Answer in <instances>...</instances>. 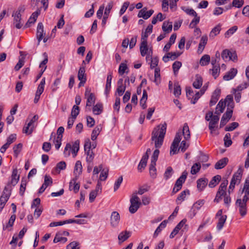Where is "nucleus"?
I'll list each match as a JSON object with an SVG mask.
<instances>
[{
  "label": "nucleus",
  "mask_w": 249,
  "mask_h": 249,
  "mask_svg": "<svg viewBox=\"0 0 249 249\" xmlns=\"http://www.w3.org/2000/svg\"><path fill=\"white\" fill-rule=\"evenodd\" d=\"M17 168L14 169L10 179L5 186L3 194L0 197V208H4L6 203L8 200L11 195V191L13 187L16 185L19 179V175L18 174Z\"/></svg>",
  "instance_id": "nucleus-1"
},
{
  "label": "nucleus",
  "mask_w": 249,
  "mask_h": 249,
  "mask_svg": "<svg viewBox=\"0 0 249 249\" xmlns=\"http://www.w3.org/2000/svg\"><path fill=\"white\" fill-rule=\"evenodd\" d=\"M167 124L166 123L155 127L152 132L151 140L154 142L156 148H160L162 145L166 133Z\"/></svg>",
  "instance_id": "nucleus-2"
},
{
  "label": "nucleus",
  "mask_w": 249,
  "mask_h": 249,
  "mask_svg": "<svg viewBox=\"0 0 249 249\" xmlns=\"http://www.w3.org/2000/svg\"><path fill=\"white\" fill-rule=\"evenodd\" d=\"M137 194V192L134 193L130 199L131 204L129 208V211L131 213H135L141 205L140 199Z\"/></svg>",
  "instance_id": "nucleus-3"
},
{
  "label": "nucleus",
  "mask_w": 249,
  "mask_h": 249,
  "mask_svg": "<svg viewBox=\"0 0 249 249\" xmlns=\"http://www.w3.org/2000/svg\"><path fill=\"white\" fill-rule=\"evenodd\" d=\"M141 54L142 56H146V59L149 57H151L152 55V50L151 49H149L148 47L147 41H142L141 46L140 47Z\"/></svg>",
  "instance_id": "nucleus-4"
},
{
  "label": "nucleus",
  "mask_w": 249,
  "mask_h": 249,
  "mask_svg": "<svg viewBox=\"0 0 249 249\" xmlns=\"http://www.w3.org/2000/svg\"><path fill=\"white\" fill-rule=\"evenodd\" d=\"M85 97L87 98L86 107H91L95 101V97L93 93L90 92V89L87 88L85 92Z\"/></svg>",
  "instance_id": "nucleus-5"
},
{
  "label": "nucleus",
  "mask_w": 249,
  "mask_h": 249,
  "mask_svg": "<svg viewBox=\"0 0 249 249\" xmlns=\"http://www.w3.org/2000/svg\"><path fill=\"white\" fill-rule=\"evenodd\" d=\"M236 205L239 208V211L241 216L244 217L247 214V204L241 202V199L238 198L235 202Z\"/></svg>",
  "instance_id": "nucleus-6"
},
{
  "label": "nucleus",
  "mask_w": 249,
  "mask_h": 249,
  "mask_svg": "<svg viewBox=\"0 0 249 249\" xmlns=\"http://www.w3.org/2000/svg\"><path fill=\"white\" fill-rule=\"evenodd\" d=\"M232 110L229 109L223 115L220 124V127H223L229 121L232 116Z\"/></svg>",
  "instance_id": "nucleus-7"
},
{
  "label": "nucleus",
  "mask_w": 249,
  "mask_h": 249,
  "mask_svg": "<svg viewBox=\"0 0 249 249\" xmlns=\"http://www.w3.org/2000/svg\"><path fill=\"white\" fill-rule=\"evenodd\" d=\"M45 33L44 32V27L42 23L39 22L38 24L36 30V38L38 40L37 45H38L41 40L43 39Z\"/></svg>",
  "instance_id": "nucleus-8"
},
{
  "label": "nucleus",
  "mask_w": 249,
  "mask_h": 249,
  "mask_svg": "<svg viewBox=\"0 0 249 249\" xmlns=\"http://www.w3.org/2000/svg\"><path fill=\"white\" fill-rule=\"evenodd\" d=\"M147 10V8L144 7L142 9H141L138 14V17L139 18H142L144 19H147L149 18H150L152 15L154 13V10L151 9L148 11Z\"/></svg>",
  "instance_id": "nucleus-9"
},
{
  "label": "nucleus",
  "mask_w": 249,
  "mask_h": 249,
  "mask_svg": "<svg viewBox=\"0 0 249 249\" xmlns=\"http://www.w3.org/2000/svg\"><path fill=\"white\" fill-rule=\"evenodd\" d=\"M120 219L119 213L116 211L113 212L110 217V224L112 227L118 225Z\"/></svg>",
  "instance_id": "nucleus-10"
},
{
  "label": "nucleus",
  "mask_w": 249,
  "mask_h": 249,
  "mask_svg": "<svg viewBox=\"0 0 249 249\" xmlns=\"http://www.w3.org/2000/svg\"><path fill=\"white\" fill-rule=\"evenodd\" d=\"M112 8V4L111 3H109L107 6L106 7L105 12H104V15L102 19V25L103 26H104L107 22V19L108 18L109 13L110 12V11Z\"/></svg>",
  "instance_id": "nucleus-11"
},
{
  "label": "nucleus",
  "mask_w": 249,
  "mask_h": 249,
  "mask_svg": "<svg viewBox=\"0 0 249 249\" xmlns=\"http://www.w3.org/2000/svg\"><path fill=\"white\" fill-rule=\"evenodd\" d=\"M220 94V89H216L213 92L211 99L210 101V106H213L214 105L219 98Z\"/></svg>",
  "instance_id": "nucleus-12"
},
{
  "label": "nucleus",
  "mask_w": 249,
  "mask_h": 249,
  "mask_svg": "<svg viewBox=\"0 0 249 249\" xmlns=\"http://www.w3.org/2000/svg\"><path fill=\"white\" fill-rule=\"evenodd\" d=\"M78 178H74L71 180L70 182V189L71 190H73V191L75 193L78 192L80 188V184L76 182Z\"/></svg>",
  "instance_id": "nucleus-13"
},
{
  "label": "nucleus",
  "mask_w": 249,
  "mask_h": 249,
  "mask_svg": "<svg viewBox=\"0 0 249 249\" xmlns=\"http://www.w3.org/2000/svg\"><path fill=\"white\" fill-rule=\"evenodd\" d=\"M112 78V73L111 72H109L107 76V82L105 90V93L107 96L109 93L110 89H111V80Z\"/></svg>",
  "instance_id": "nucleus-14"
},
{
  "label": "nucleus",
  "mask_w": 249,
  "mask_h": 249,
  "mask_svg": "<svg viewBox=\"0 0 249 249\" xmlns=\"http://www.w3.org/2000/svg\"><path fill=\"white\" fill-rule=\"evenodd\" d=\"M82 166L81 162L79 160H78L76 162L74 169L73 171V174L74 175V178L79 177V175L82 173Z\"/></svg>",
  "instance_id": "nucleus-15"
},
{
  "label": "nucleus",
  "mask_w": 249,
  "mask_h": 249,
  "mask_svg": "<svg viewBox=\"0 0 249 249\" xmlns=\"http://www.w3.org/2000/svg\"><path fill=\"white\" fill-rule=\"evenodd\" d=\"M39 10L34 12L31 16L27 23H26L25 27H29L30 26L31 24H34L37 18L39 15Z\"/></svg>",
  "instance_id": "nucleus-16"
},
{
  "label": "nucleus",
  "mask_w": 249,
  "mask_h": 249,
  "mask_svg": "<svg viewBox=\"0 0 249 249\" xmlns=\"http://www.w3.org/2000/svg\"><path fill=\"white\" fill-rule=\"evenodd\" d=\"M203 83L202 77L198 74H197L195 76V81L193 83V86L196 89H200Z\"/></svg>",
  "instance_id": "nucleus-17"
},
{
  "label": "nucleus",
  "mask_w": 249,
  "mask_h": 249,
  "mask_svg": "<svg viewBox=\"0 0 249 249\" xmlns=\"http://www.w3.org/2000/svg\"><path fill=\"white\" fill-rule=\"evenodd\" d=\"M188 173L184 171L181 176L177 180L175 183V185L178 187L182 188V184L184 183L187 178Z\"/></svg>",
  "instance_id": "nucleus-18"
},
{
  "label": "nucleus",
  "mask_w": 249,
  "mask_h": 249,
  "mask_svg": "<svg viewBox=\"0 0 249 249\" xmlns=\"http://www.w3.org/2000/svg\"><path fill=\"white\" fill-rule=\"evenodd\" d=\"M237 72V71L236 69L232 68L223 76V79L226 81L231 80L234 77Z\"/></svg>",
  "instance_id": "nucleus-19"
},
{
  "label": "nucleus",
  "mask_w": 249,
  "mask_h": 249,
  "mask_svg": "<svg viewBox=\"0 0 249 249\" xmlns=\"http://www.w3.org/2000/svg\"><path fill=\"white\" fill-rule=\"evenodd\" d=\"M12 17H14V21L13 24L15 25V26L17 29H20L23 24L21 22V16L17 15L14 14V13L12 14Z\"/></svg>",
  "instance_id": "nucleus-20"
},
{
  "label": "nucleus",
  "mask_w": 249,
  "mask_h": 249,
  "mask_svg": "<svg viewBox=\"0 0 249 249\" xmlns=\"http://www.w3.org/2000/svg\"><path fill=\"white\" fill-rule=\"evenodd\" d=\"M229 160L228 158H223L219 160L215 164L216 169H220L224 168L228 163Z\"/></svg>",
  "instance_id": "nucleus-21"
},
{
  "label": "nucleus",
  "mask_w": 249,
  "mask_h": 249,
  "mask_svg": "<svg viewBox=\"0 0 249 249\" xmlns=\"http://www.w3.org/2000/svg\"><path fill=\"white\" fill-rule=\"evenodd\" d=\"M219 118L218 115L213 116V118L211 120L209 124V128L211 130V133H213V131L217 124Z\"/></svg>",
  "instance_id": "nucleus-22"
},
{
  "label": "nucleus",
  "mask_w": 249,
  "mask_h": 249,
  "mask_svg": "<svg viewBox=\"0 0 249 249\" xmlns=\"http://www.w3.org/2000/svg\"><path fill=\"white\" fill-rule=\"evenodd\" d=\"M176 37L177 35L176 34H173L171 36L169 41L164 47V51L167 52L169 50L171 45L175 43Z\"/></svg>",
  "instance_id": "nucleus-23"
},
{
  "label": "nucleus",
  "mask_w": 249,
  "mask_h": 249,
  "mask_svg": "<svg viewBox=\"0 0 249 249\" xmlns=\"http://www.w3.org/2000/svg\"><path fill=\"white\" fill-rule=\"evenodd\" d=\"M208 37L206 35L203 36L200 40V42L198 45V52L201 53L204 49L205 46L207 43Z\"/></svg>",
  "instance_id": "nucleus-24"
},
{
  "label": "nucleus",
  "mask_w": 249,
  "mask_h": 249,
  "mask_svg": "<svg viewBox=\"0 0 249 249\" xmlns=\"http://www.w3.org/2000/svg\"><path fill=\"white\" fill-rule=\"evenodd\" d=\"M102 129V126L101 125H98L94 128L91 135V139L92 141H94L96 140L97 136L99 135Z\"/></svg>",
  "instance_id": "nucleus-25"
},
{
  "label": "nucleus",
  "mask_w": 249,
  "mask_h": 249,
  "mask_svg": "<svg viewBox=\"0 0 249 249\" xmlns=\"http://www.w3.org/2000/svg\"><path fill=\"white\" fill-rule=\"evenodd\" d=\"M131 235V232L125 231L121 232L118 235V239L121 242H123L126 240Z\"/></svg>",
  "instance_id": "nucleus-26"
},
{
  "label": "nucleus",
  "mask_w": 249,
  "mask_h": 249,
  "mask_svg": "<svg viewBox=\"0 0 249 249\" xmlns=\"http://www.w3.org/2000/svg\"><path fill=\"white\" fill-rule=\"evenodd\" d=\"M167 223V221L165 220L163 221L160 225L156 229V231L154 232L153 234L154 237H156L159 235V234L161 232V231L165 228L166 226V224Z\"/></svg>",
  "instance_id": "nucleus-27"
},
{
  "label": "nucleus",
  "mask_w": 249,
  "mask_h": 249,
  "mask_svg": "<svg viewBox=\"0 0 249 249\" xmlns=\"http://www.w3.org/2000/svg\"><path fill=\"white\" fill-rule=\"evenodd\" d=\"M208 180L206 178H200L197 181V187L198 190L202 191L207 185Z\"/></svg>",
  "instance_id": "nucleus-28"
},
{
  "label": "nucleus",
  "mask_w": 249,
  "mask_h": 249,
  "mask_svg": "<svg viewBox=\"0 0 249 249\" xmlns=\"http://www.w3.org/2000/svg\"><path fill=\"white\" fill-rule=\"evenodd\" d=\"M172 22H169V21H164L163 23L162 26V30L165 33H169L172 31Z\"/></svg>",
  "instance_id": "nucleus-29"
},
{
  "label": "nucleus",
  "mask_w": 249,
  "mask_h": 249,
  "mask_svg": "<svg viewBox=\"0 0 249 249\" xmlns=\"http://www.w3.org/2000/svg\"><path fill=\"white\" fill-rule=\"evenodd\" d=\"M221 28V24L219 23L214 27L211 31L209 36L210 37L213 38L219 34Z\"/></svg>",
  "instance_id": "nucleus-30"
},
{
  "label": "nucleus",
  "mask_w": 249,
  "mask_h": 249,
  "mask_svg": "<svg viewBox=\"0 0 249 249\" xmlns=\"http://www.w3.org/2000/svg\"><path fill=\"white\" fill-rule=\"evenodd\" d=\"M79 140L75 141L71 146V151L73 156L74 157L77 155L79 150Z\"/></svg>",
  "instance_id": "nucleus-31"
},
{
  "label": "nucleus",
  "mask_w": 249,
  "mask_h": 249,
  "mask_svg": "<svg viewBox=\"0 0 249 249\" xmlns=\"http://www.w3.org/2000/svg\"><path fill=\"white\" fill-rule=\"evenodd\" d=\"M182 134L184 136V138L185 140L187 141L190 138V132L189 130V126L187 124L185 123L184 124L183 129H182Z\"/></svg>",
  "instance_id": "nucleus-32"
},
{
  "label": "nucleus",
  "mask_w": 249,
  "mask_h": 249,
  "mask_svg": "<svg viewBox=\"0 0 249 249\" xmlns=\"http://www.w3.org/2000/svg\"><path fill=\"white\" fill-rule=\"evenodd\" d=\"M226 106V103L220 100L216 107L215 114H219L222 113L224 110Z\"/></svg>",
  "instance_id": "nucleus-33"
},
{
  "label": "nucleus",
  "mask_w": 249,
  "mask_h": 249,
  "mask_svg": "<svg viewBox=\"0 0 249 249\" xmlns=\"http://www.w3.org/2000/svg\"><path fill=\"white\" fill-rule=\"evenodd\" d=\"M227 217V216L226 215H224L223 216H221V217H219L218 221L216 226V228L218 230H221L223 228L224 225L226 221Z\"/></svg>",
  "instance_id": "nucleus-34"
},
{
  "label": "nucleus",
  "mask_w": 249,
  "mask_h": 249,
  "mask_svg": "<svg viewBox=\"0 0 249 249\" xmlns=\"http://www.w3.org/2000/svg\"><path fill=\"white\" fill-rule=\"evenodd\" d=\"M92 111L95 115H99L103 112V105L101 103H97L93 106Z\"/></svg>",
  "instance_id": "nucleus-35"
},
{
  "label": "nucleus",
  "mask_w": 249,
  "mask_h": 249,
  "mask_svg": "<svg viewBox=\"0 0 249 249\" xmlns=\"http://www.w3.org/2000/svg\"><path fill=\"white\" fill-rule=\"evenodd\" d=\"M221 176L220 175H216L213 177L212 180L210 181L209 186L211 188L215 187L221 180Z\"/></svg>",
  "instance_id": "nucleus-36"
},
{
  "label": "nucleus",
  "mask_w": 249,
  "mask_h": 249,
  "mask_svg": "<svg viewBox=\"0 0 249 249\" xmlns=\"http://www.w3.org/2000/svg\"><path fill=\"white\" fill-rule=\"evenodd\" d=\"M210 71H212V75L214 79H216L220 73V68L219 64H217V66H213L212 69H210Z\"/></svg>",
  "instance_id": "nucleus-37"
},
{
  "label": "nucleus",
  "mask_w": 249,
  "mask_h": 249,
  "mask_svg": "<svg viewBox=\"0 0 249 249\" xmlns=\"http://www.w3.org/2000/svg\"><path fill=\"white\" fill-rule=\"evenodd\" d=\"M87 154L86 160L88 162H91L94 157V154L92 151V149H87V151H85Z\"/></svg>",
  "instance_id": "nucleus-38"
},
{
  "label": "nucleus",
  "mask_w": 249,
  "mask_h": 249,
  "mask_svg": "<svg viewBox=\"0 0 249 249\" xmlns=\"http://www.w3.org/2000/svg\"><path fill=\"white\" fill-rule=\"evenodd\" d=\"M189 194V191L188 190L182 191L178 196L177 198L176 202L177 204H179L183 201L185 198L186 194Z\"/></svg>",
  "instance_id": "nucleus-39"
},
{
  "label": "nucleus",
  "mask_w": 249,
  "mask_h": 249,
  "mask_svg": "<svg viewBox=\"0 0 249 249\" xmlns=\"http://www.w3.org/2000/svg\"><path fill=\"white\" fill-rule=\"evenodd\" d=\"M78 80H87L85 67L82 66L80 68L78 73Z\"/></svg>",
  "instance_id": "nucleus-40"
},
{
  "label": "nucleus",
  "mask_w": 249,
  "mask_h": 249,
  "mask_svg": "<svg viewBox=\"0 0 249 249\" xmlns=\"http://www.w3.org/2000/svg\"><path fill=\"white\" fill-rule=\"evenodd\" d=\"M210 61V56L208 54H205L202 56L200 60V64L201 66L208 65Z\"/></svg>",
  "instance_id": "nucleus-41"
},
{
  "label": "nucleus",
  "mask_w": 249,
  "mask_h": 249,
  "mask_svg": "<svg viewBox=\"0 0 249 249\" xmlns=\"http://www.w3.org/2000/svg\"><path fill=\"white\" fill-rule=\"evenodd\" d=\"M174 173L173 168L171 166H168L164 174V178L165 180H168L173 175Z\"/></svg>",
  "instance_id": "nucleus-42"
},
{
  "label": "nucleus",
  "mask_w": 249,
  "mask_h": 249,
  "mask_svg": "<svg viewBox=\"0 0 249 249\" xmlns=\"http://www.w3.org/2000/svg\"><path fill=\"white\" fill-rule=\"evenodd\" d=\"M181 66V62L178 61H176L173 64L172 68L173 70L174 73L175 75L178 74V70L180 68Z\"/></svg>",
  "instance_id": "nucleus-43"
},
{
  "label": "nucleus",
  "mask_w": 249,
  "mask_h": 249,
  "mask_svg": "<svg viewBox=\"0 0 249 249\" xmlns=\"http://www.w3.org/2000/svg\"><path fill=\"white\" fill-rule=\"evenodd\" d=\"M245 192V196H249V176L246 178L242 190Z\"/></svg>",
  "instance_id": "nucleus-44"
},
{
  "label": "nucleus",
  "mask_w": 249,
  "mask_h": 249,
  "mask_svg": "<svg viewBox=\"0 0 249 249\" xmlns=\"http://www.w3.org/2000/svg\"><path fill=\"white\" fill-rule=\"evenodd\" d=\"M156 165V163L151 162L149 166L150 175L153 178H155L156 177V168L155 167Z\"/></svg>",
  "instance_id": "nucleus-45"
},
{
  "label": "nucleus",
  "mask_w": 249,
  "mask_h": 249,
  "mask_svg": "<svg viewBox=\"0 0 249 249\" xmlns=\"http://www.w3.org/2000/svg\"><path fill=\"white\" fill-rule=\"evenodd\" d=\"M16 218V216L15 214L12 215L10 218L8 224L5 226H3V230H5L9 227H12L13 226Z\"/></svg>",
  "instance_id": "nucleus-46"
},
{
  "label": "nucleus",
  "mask_w": 249,
  "mask_h": 249,
  "mask_svg": "<svg viewBox=\"0 0 249 249\" xmlns=\"http://www.w3.org/2000/svg\"><path fill=\"white\" fill-rule=\"evenodd\" d=\"M231 52L227 49L223 51L221 53V57L225 61L230 60Z\"/></svg>",
  "instance_id": "nucleus-47"
},
{
  "label": "nucleus",
  "mask_w": 249,
  "mask_h": 249,
  "mask_svg": "<svg viewBox=\"0 0 249 249\" xmlns=\"http://www.w3.org/2000/svg\"><path fill=\"white\" fill-rule=\"evenodd\" d=\"M224 145L226 147H229L232 144V141L231 139V134L229 133H227L224 138Z\"/></svg>",
  "instance_id": "nucleus-48"
},
{
  "label": "nucleus",
  "mask_w": 249,
  "mask_h": 249,
  "mask_svg": "<svg viewBox=\"0 0 249 249\" xmlns=\"http://www.w3.org/2000/svg\"><path fill=\"white\" fill-rule=\"evenodd\" d=\"M201 168L200 163L199 162L196 163L194 164L191 168V173L192 175L196 174L200 170Z\"/></svg>",
  "instance_id": "nucleus-49"
},
{
  "label": "nucleus",
  "mask_w": 249,
  "mask_h": 249,
  "mask_svg": "<svg viewBox=\"0 0 249 249\" xmlns=\"http://www.w3.org/2000/svg\"><path fill=\"white\" fill-rule=\"evenodd\" d=\"M174 94L176 97H178L181 94V88L178 83L174 84Z\"/></svg>",
  "instance_id": "nucleus-50"
},
{
  "label": "nucleus",
  "mask_w": 249,
  "mask_h": 249,
  "mask_svg": "<svg viewBox=\"0 0 249 249\" xmlns=\"http://www.w3.org/2000/svg\"><path fill=\"white\" fill-rule=\"evenodd\" d=\"M26 184H27V182H26V180H24L22 179L21 181V183H20V188H19V195L21 196H23L24 195V193L26 190Z\"/></svg>",
  "instance_id": "nucleus-51"
},
{
  "label": "nucleus",
  "mask_w": 249,
  "mask_h": 249,
  "mask_svg": "<svg viewBox=\"0 0 249 249\" xmlns=\"http://www.w3.org/2000/svg\"><path fill=\"white\" fill-rule=\"evenodd\" d=\"M61 235H59V232L56 234V235L53 239V242L54 243H57L58 242H62L63 243H65L67 241V238L66 237H63L60 236Z\"/></svg>",
  "instance_id": "nucleus-52"
},
{
  "label": "nucleus",
  "mask_w": 249,
  "mask_h": 249,
  "mask_svg": "<svg viewBox=\"0 0 249 249\" xmlns=\"http://www.w3.org/2000/svg\"><path fill=\"white\" fill-rule=\"evenodd\" d=\"M237 26H233L230 28L225 33V37H229L230 36L233 35L237 30Z\"/></svg>",
  "instance_id": "nucleus-53"
},
{
  "label": "nucleus",
  "mask_w": 249,
  "mask_h": 249,
  "mask_svg": "<svg viewBox=\"0 0 249 249\" xmlns=\"http://www.w3.org/2000/svg\"><path fill=\"white\" fill-rule=\"evenodd\" d=\"M248 86H249V81L248 82H245L244 84L239 85L236 89H233V91H234L235 92L237 91L240 92L243 89L247 88Z\"/></svg>",
  "instance_id": "nucleus-54"
},
{
  "label": "nucleus",
  "mask_w": 249,
  "mask_h": 249,
  "mask_svg": "<svg viewBox=\"0 0 249 249\" xmlns=\"http://www.w3.org/2000/svg\"><path fill=\"white\" fill-rule=\"evenodd\" d=\"M96 146V142H93L92 143H91L89 140H88V141H86L84 144V149L85 151H87V149H94Z\"/></svg>",
  "instance_id": "nucleus-55"
},
{
  "label": "nucleus",
  "mask_w": 249,
  "mask_h": 249,
  "mask_svg": "<svg viewBox=\"0 0 249 249\" xmlns=\"http://www.w3.org/2000/svg\"><path fill=\"white\" fill-rule=\"evenodd\" d=\"M239 125L238 123L233 122L231 123L229 126L225 128V130L226 131H231L237 128Z\"/></svg>",
  "instance_id": "nucleus-56"
},
{
  "label": "nucleus",
  "mask_w": 249,
  "mask_h": 249,
  "mask_svg": "<svg viewBox=\"0 0 249 249\" xmlns=\"http://www.w3.org/2000/svg\"><path fill=\"white\" fill-rule=\"evenodd\" d=\"M79 107L77 106H73L71 112L72 117L76 119L79 113Z\"/></svg>",
  "instance_id": "nucleus-57"
},
{
  "label": "nucleus",
  "mask_w": 249,
  "mask_h": 249,
  "mask_svg": "<svg viewBox=\"0 0 249 249\" xmlns=\"http://www.w3.org/2000/svg\"><path fill=\"white\" fill-rule=\"evenodd\" d=\"M224 102L226 103V105L227 104V106L231 107H232V106L233 105V96L231 95H228L227 96L225 101Z\"/></svg>",
  "instance_id": "nucleus-58"
},
{
  "label": "nucleus",
  "mask_w": 249,
  "mask_h": 249,
  "mask_svg": "<svg viewBox=\"0 0 249 249\" xmlns=\"http://www.w3.org/2000/svg\"><path fill=\"white\" fill-rule=\"evenodd\" d=\"M194 17H195L192 20L189 25L191 28H194L199 23L200 20V17L197 16V14H196V16H194Z\"/></svg>",
  "instance_id": "nucleus-59"
},
{
  "label": "nucleus",
  "mask_w": 249,
  "mask_h": 249,
  "mask_svg": "<svg viewBox=\"0 0 249 249\" xmlns=\"http://www.w3.org/2000/svg\"><path fill=\"white\" fill-rule=\"evenodd\" d=\"M108 169H103L101 171V174L100 175V180L101 181L105 180L108 176Z\"/></svg>",
  "instance_id": "nucleus-60"
},
{
  "label": "nucleus",
  "mask_w": 249,
  "mask_h": 249,
  "mask_svg": "<svg viewBox=\"0 0 249 249\" xmlns=\"http://www.w3.org/2000/svg\"><path fill=\"white\" fill-rule=\"evenodd\" d=\"M66 167V163L65 161H62L58 162L55 167V170L58 172L61 170H64Z\"/></svg>",
  "instance_id": "nucleus-61"
},
{
  "label": "nucleus",
  "mask_w": 249,
  "mask_h": 249,
  "mask_svg": "<svg viewBox=\"0 0 249 249\" xmlns=\"http://www.w3.org/2000/svg\"><path fill=\"white\" fill-rule=\"evenodd\" d=\"M228 184V180H224L220 184L218 191H221V192L226 193V190L227 188V185Z\"/></svg>",
  "instance_id": "nucleus-62"
},
{
  "label": "nucleus",
  "mask_w": 249,
  "mask_h": 249,
  "mask_svg": "<svg viewBox=\"0 0 249 249\" xmlns=\"http://www.w3.org/2000/svg\"><path fill=\"white\" fill-rule=\"evenodd\" d=\"M182 9L188 15L190 16H196V12L192 8H188L185 7H182Z\"/></svg>",
  "instance_id": "nucleus-63"
},
{
  "label": "nucleus",
  "mask_w": 249,
  "mask_h": 249,
  "mask_svg": "<svg viewBox=\"0 0 249 249\" xmlns=\"http://www.w3.org/2000/svg\"><path fill=\"white\" fill-rule=\"evenodd\" d=\"M79 243L77 242H72L67 246V249H79Z\"/></svg>",
  "instance_id": "nucleus-64"
}]
</instances>
